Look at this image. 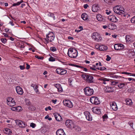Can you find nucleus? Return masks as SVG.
I'll return each mask as SVG.
<instances>
[{
  "label": "nucleus",
  "instance_id": "5fc2aeb1",
  "mask_svg": "<svg viewBox=\"0 0 135 135\" xmlns=\"http://www.w3.org/2000/svg\"><path fill=\"white\" fill-rule=\"evenodd\" d=\"M128 124L130 125L131 127H132L133 125V123L131 122H128Z\"/></svg>",
  "mask_w": 135,
  "mask_h": 135
},
{
  "label": "nucleus",
  "instance_id": "e2e57ef3",
  "mask_svg": "<svg viewBox=\"0 0 135 135\" xmlns=\"http://www.w3.org/2000/svg\"><path fill=\"white\" fill-rule=\"evenodd\" d=\"M30 68V66L28 64H27V66L26 67V68L27 69H29Z\"/></svg>",
  "mask_w": 135,
  "mask_h": 135
},
{
  "label": "nucleus",
  "instance_id": "72a5a7b5",
  "mask_svg": "<svg viewBox=\"0 0 135 135\" xmlns=\"http://www.w3.org/2000/svg\"><path fill=\"white\" fill-rule=\"evenodd\" d=\"M93 67H90V68L91 69H92L93 70H96L95 68L98 69H100V70H101V67H100V68H98L97 67V66H96L95 65H93Z\"/></svg>",
  "mask_w": 135,
  "mask_h": 135
},
{
  "label": "nucleus",
  "instance_id": "20e7f679",
  "mask_svg": "<svg viewBox=\"0 0 135 135\" xmlns=\"http://www.w3.org/2000/svg\"><path fill=\"white\" fill-rule=\"evenodd\" d=\"M85 94L87 96H90L92 95L94 93L93 89L89 87H87L84 89Z\"/></svg>",
  "mask_w": 135,
  "mask_h": 135
},
{
  "label": "nucleus",
  "instance_id": "f8f14e48",
  "mask_svg": "<svg viewBox=\"0 0 135 135\" xmlns=\"http://www.w3.org/2000/svg\"><path fill=\"white\" fill-rule=\"evenodd\" d=\"M56 72L58 74L63 75L67 73V71L65 70L60 68H57L56 70Z\"/></svg>",
  "mask_w": 135,
  "mask_h": 135
},
{
  "label": "nucleus",
  "instance_id": "b1692460",
  "mask_svg": "<svg viewBox=\"0 0 135 135\" xmlns=\"http://www.w3.org/2000/svg\"><path fill=\"white\" fill-rule=\"evenodd\" d=\"M130 83V82L120 83L118 85V86L120 89H122L123 88L124 86L127 85L128 83Z\"/></svg>",
  "mask_w": 135,
  "mask_h": 135
},
{
  "label": "nucleus",
  "instance_id": "c9c22d12",
  "mask_svg": "<svg viewBox=\"0 0 135 135\" xmlns=\"http://www.w3.org/2000/svg\"><path fill=\"white\" fill-rule=\"evenodd\" d=\"M5 131L6 132V133H7L8 134H10L12 133L11 130L8 129H5Z\"/></svg>",
  "mask_w": 135,
  "mask_h": 135
},
{
  "label": "nucleus",
  "instance_id": "a878e982",
  "mask_svg": "<svg viewBox=\"0 0 135 135\" xmlns=\"http://www.w3.org/2000/svg\"><path fill=\"white\" fill-rule=\"evenodd\" d=\"M129 54L130 57H134L135 55L134 50L132 49H129Z\"/></svg>",
  "mask_w": 135,
  "mask_h": 135
},
{
  "label": "nucleus",
  "instance_id": "a211bd4d",
  "mask_svg": "<svg viewBox=\"0 0 135 135\" xmlns=\"http://www.w3.org/2000/svg\"><path fill=\"white\" fill-rule=\"evenodd\" d=\"M16 91L17 93L19 95H22L23 94V92L22 89L20 86H17L16 88Z\"/></svg>",
  "mask_w": 135,
  "mask_h": 135
},
{
  "label": "nucleus",
  "instance_id": "864d4df0",
  "mask_svg": "<svg viewBox=\"0 0 135 135\" xmlns=\"http://www.w3.org/2000/svg\"><path fill=\"white\" fill-rule=\"evenodd\" d=\"M19 67L21 70H23L25 68V67L23 65H20Z\"/></svg>",
  "mask_w": 135,
  "mask_h": 135
},
{
  "label": "nucleus",
  "instance_id": "052dcab7",
  "mask_svg": "<svg viewBox=\"0 0 135 135\" xmlns=\"http://www.w3.org/2000/svg\"><path fill=\"white\" fill-rule=\"evenodd\" d=\"M9 23L12 26H14V24L13 23V22L12 21H10L9 22Z\"/></svg>",
  "mask_w": 135,
  "mask_h": 135
},
{
  "label": "nucleus",
  "instance_id": "412c9836",
  "mask_svg": "<svg viewBox=\"0 0 135 135\" xmlns=\"http://www.w3.org/2000/svg\"><path fill=\"white\" fill-rule=\"evenodd\" d=\"M56 134L57 135H66L63 130L62 129L58 130L56 132Z\"/></svg>",
  "mask_w": 135,
  "mask_h": 135
},
{
  "label": "nucleus",
  "instance_id": "58836bf2",
  "mask_svg": "<svg viewBox=\"0 0 135 135\" xmlns=\"http://www.w3.org/2000/svg\"><path fill=\"white\" fill-rule=\"evenodd\" d=\"M110 76L113 79H115L119 78V76L116 75H110Z\"/></svg>",
  "mask_w": 135,
  "mask_h": 135
},
{
  "label": "nucleus",
  "instance_id": "7c9ffc66",
  "mask_svg": "<svg viewBox=\"0 0 135 135\" xmlns=\"http://www.w3.org/2000/svg\"><path fill=\"white\" fill-rule=\"evenodd\" d=\"M110 79H109L102 77V81H103L102 83L104 84H106V83L105 82L106 81H108Z\"/></svg>",
  "mask_w": 135,
  "mask_h": 135
},
{
  "label": "nucleus",
  "instance_id": "bb28decb",
  "mask_svg": "<svg viewBox=\"0 0 135 135\" xmlns=\"http://www.w3.org/2000/svg\"><path fill=\"white\" fill-rule=\"evenodd\" d=\"M81 17L82 19L84 20H86L88 19V16L87 14L84 13L82 14Z\"/></svg>",
  "mask_w": 135,
  "mask_h": 135
},
{
  "label": "nucleus",
  "instance_id": "c756f323",
  "mask_svg": "<svg viewBox=\"0 0 135 135\" xmlns=\"http://www.w3.org/2000/svg\"><path fill=\"white\" fill-rule=\"evenodd\" d=\"M48 16L52 17L54 20L55 19V16L53 13L49 12L47 14Z\"/></svg>",
  "mask_w": 135,
  "mask_h": 135
},
{
  "label": "nucleus",
  "instance_id": "5701e85b",
  "mask_svg": "<svg viewBox=\"0 0 135 135\" xmlns=\"http://www.w3.org/2000/svg\"><path fill=\"white\" fill-rule=\"evenodd\" d=\"M108 28L110 30H114L116 28V26L114 23H111L108 25Z\"/></svg>",
  "mask_w": 135,
  "mask_h": 135
},
{
  "label": "nucleus",
  "instance_id": "aec40b11",
  "mask_svg": "<svg viewBox=\"0 0 135 135\" xmlns=\"http://www.w3.org/2000/svg\"><path fill=\"white\" fill-rule=\"evenodd\" d=\"M31 86L33 87L34 90L38 94L40 93V92L38 89V86L36 84H31Z\"/></svg>",
  "mask_w": 135,
  "mask_h": 135
},
{
  "label": "nucleus",
  "instance_id": "8fccbe9b",
  "mask_svg": "<svg viewBox=\"0 0 135 135\" xmlns=\"http://www.w3.org/2000/svg\"><path fill=\"white\" fill-rule=\"evenodd\" d=\"M129 35H127L125 37V39L126 40V41H129Z\"/></svg>",
  "mask_w": 135,
  "mask_h": 135
},
{
  "label": "nucleus",
  "instance_id": "c03bdc74",
  "mask_svg": "<svg viewBox=\"0 0 135 135\" xmlns=\"http://www.w3.org/2000/svg\"><path fill=\"white\" fill-rule=\"evenodd\" d=\"M118 82H117L114 81H112L111 82V85H115L118 84Z\"/></svg>",
  "mask_w": 135,
  "mask_h": 135
},
{
  "label": "nucleus",
  "instance_id": "4d7b16f0",
  "mask_svg": "<svg viewBox=\"0 0 135 135\" xmlns=\"http://www.w3.org/2000/svg\"><path fill=\"white\" fill-rule=\"evenodd\" d=\"M88 7V5L87 4H85L84 5V8L85 9H86Z\"/></svg>",
  "mask_w": 135,
  "mask_h": 135
},
{
  "label": "nucleus",
  "instance_id": "e433bc0d",
  "mask_svg": "<svg viewBox=\"0 0 135 135\" xmlns=\"http://www.w3.org/2000/svg\"><path fill=\"white\" fill-rule=\"evenodd\" d=\"M22 2V1L18 2L17 3H14L12 5V6H18Z\"/></svg>",
  "mask_w": 135,
  "mask_h": 135
},
{
  "label": "nucleus",
  "instance_id": "ddd939ff",
  "mask_svg": "<svg viewBox=\"0 0 135 135\" xmlns=\"http://www.w3.org/2000/svg\"><path fill=\"white\" fill-rule=\"evenodd\" d=\"M114 49L116 50H119L124 48V45L122 44H116L114 45Z\"/></svg>",
  "mask_w": 135,
  "mask_h": 135
},
{
  "label": "nucleus",
  "instance_id": "79ce46f5",
  "mask_svg": "<svg viewBox=\"0 0 135 135\" xmlns=\"http://www.w3.org/2000/svg\"><path fill=\"white\" fill-rule=\"evenodd\" d=\"M30 126L33 128H35L36 126V124L33 123H31L30 124Z\"/></svg>",
  "mask_w": 135,
  "mask_h": 135
},
{
  "label": "nucleus",
  "instance_id": "6e6552de",
  "mask_svg": "<svg viewBox=\"0 0 135 135\" xmlns=\"http://www.w3.org/2000/svg\"><path fill=\"white\" fill-rule=\"evenodd\" d=\"M92 38L97 41H99L101 40L100 35L98 33H93L91 35Z\"/></svg>",
  "mask_w": 135,
  "mask_h": 135
},
{
  "label": "nucleus",
  "instance_id": "3c124183",
  "mask_svg": "<svg viewBox=\"0 0 135 135\" xmlns=\"http://www.w3.org/2000/svg\"><path fill=\"white\" fill-rule=\"evenodd\" d=\"M105 11L106 14L108 15H109L111 12V11H108V9H106Z\"/></svg>",
  "mask_w": 135,
  "mask_h": 135
},
{
  "label": "nucleus",
  "instance_id": "0eeeda50",
  "mask_svg": "<svg viewBox=\"0 0 135 135\" xmlns=\"http://www.w3.org/2000/svg\"><path fill=\"white\" fill-rule=\"evenodd\" d=\"M82 78L86 80L87 82L90 83H92L93 82V77L91 76L88 75H83L82 76Z\"/></svg>",
  "mask_w": 135,
  "mask_h": 135
},
{
  "label": "nucleus",
  "instance_id": "7ed1b4c3",
  "mask_svg": "<svg viewBox=\"0 0 135 135\" xmlns=\"http://www.w3.org/2000/svg\"><path fill=\"white\" fill-rule=\"evenodd\" d=\"M46 38L45 40H46L47 43H49V41L52 42L54 39L55 35L54 33L52 32H49L48 35H46Z\"/></svg>",
  "mask_w": 135,
  "mask_h": 135
},
{
  "label": "nucleus",
  "instance_id": "423d86ee",
  "mask_svg": "<svg viewBox=\"0 0 135 135\" xmlns=\"http://www.w3.org/2000/svg\"><path fill=\"white\" fill-rule=\"evenodd\" d=\"M65 124L67 127L71 129H73L75 127V125L73 122L70 120H68L66 121Z\"/></svg>",
  "mask_w": 135,
  "mask_h": 135
},
{
  "label": "nucleus",
  "instance_id": "c85d7f7f",
  "mask_svg": "<svg viewBox=\"0 0 135 135\" xmlns=\"http://www.w3.org/2000/svg\"><path fill=\"white\" fill-rule=\"evenodd\" d=\"M55 118L56 120L58 121H60L62 120L61 116L59 114L56 115L55 116Z\"/></svg>",
  "mask_w": 135,
  "mask_h": 135
},
{
  "label": "nucleus",
  "instance_id": "2eb2a0df",
  "mask_svg": "<svg viewBox=\"0 0 135 135\" xmlns=\"http://www.w3.org/2000/svg\"><path fill=\"white\" fill-rule=\"evenodd\" d=\"M91 110L94 113L98 114H101V109L100 107H93L92 108Z\"/></svg>",
  "mask_w": 135,
  "mask_h": 135
},
{
  "label": "nucleus",
  "instance_id": "ea45409f",
  "mask_svg": "<svg viewBox=\"0 0 135 135\" xmlns=\"http://www.w3.org/2000/svg\"><path fill=\"white\" fill-rule=\"evenodd\" d=\"M16 111L20 112L22 109V107L20 106H18L16 107Z\"/></svg>",
  "mask_w": 135,
  "mask_h": 135
},
{
  "label": "nucleus",
  "instance_id": "dca6fc26",
  "mask_svg": "<svg viewBox=\"0 0 135 135\" xmlns=\"http://www.w3.org/2000/svg\"><path fill=\"white\" fill-rule=\"evenodd\" d=\"M111 108L114 110L116 111L118 109V107L116 103L114 102H111L110 103Z\"/></svg>",
  "mask_w": 135,
  "mask_h": 135
},
{
  "label": "nucleus",
  "instance_id": "4be33fe9",
  "mask_svg": "<svg viewBox=\"0 0 135 135\" xmlns=\"http://www.w3.org/2000/svg\"><path fill=\"white\" fill-rule=\"evenodd\" d=\"M109 19L111 21L113 22H116L117 21V17L114 15L110 16L109 17Z\"/></svg>",
  "mask_w": 135,
  "mask_h": 135
},
{
  "label": "nucleus",
  "instance_id": "6ab92c4d",
  "mask_svg": "<svg viewBox=\"0 0 135 135\" xmlns=\"http://www.w3.org/2000/svg\"><path fill=\"white\" fill-rule=\"evenodd\" d=\"M54 85L57 89L59 92L61 93L63 91L62 87L60 84H55Z\"/></svg>",
  "mask_w": 135,
  "mask_h": 135
},
{
  "label": "nucleus",
  "instance_id": "9d476101",
  "mask_svg": "<svg viewBox=\"0 0 135 135\" xmlns=\"http://www.w3.org/2000/svg\"><path fill=\"white\" fill-rule=\"evenodd\" d=\"M64 105L69 108H72L73 107V105L71 102L69 100H65L63 101Z\"/></svg>",
  "mask_w": 135,
  "mask_h": 135
},
{
  "label": "nucleus",
  "instance_id": "1a4fd4ad",
  "mask_svg": "<svg viewBox=\"0 0 135 135\" xmlns=\"http://www.w3.org/2000/svg\"><path fill=\"white\" fill-rule=\"evenodd\" d=\"M7 104L10 106L12 107L16 105L14 100L11 97H9L7 99Z\"/></svg>",
  "mask_w": 135,
  "mask_h": 135
},
{
  "label": "nucleus",
  "instance_id": "f3484780",
  "mask_svg": "<svg viewBox=\"0 0 135 135\" xmlns=\"http://www.w3.org/2000/svg\"><path fill=\"white\" fill-rule=\"evenodd\" d=\"M104 91L106 92H111L114 91V87H107L104 88Z\"/></svg>",
  "mask_w": 135,
  "mask_h": 135
},
{
  "label": "nucleus",
  "instance_id": "49530a36",
  "mask_svg": "<svg viewBox=\"0 0 135 135\" xmlns=\"http://www.w3.org/2000/svg\"><path fill=\"white\" fill-rule=\"evenodd\" d=\"M104 1L106 3H112V2L114 1L113 0H104Z\"/></svg>",
  "mask_w": 135,
  "mask_h": 135
},
{
  "label": "nucleus",
  "instance_id": "a19ab883",
  "mask_svg": "<svg viewBox=\"0 0 135 135\" xmlns=\"http://www.w3.org/2000/svg\"><path fill=\"white\" fill-rule=\"evenodd\" d=\"M131 21L132 23H135V16L132 17L131 20Z\"/></svg>",
  "mask_w": 135,
  "mask_h": 135
},
{
  "label": "nucleus",
  "instance_id": "0e129e2a",
  "mask_svg": "<svg viewBox=\"0 0 135 135\" xmlns=\"http://www.w3.org/2000/svg\"><path fill=\"white\" fill-rule=\"evenodd\" d=\"M68 38L69 39H70L71 40H73L74 39V38L73 37H71V36H69L68 37Z\"/></svg>",
  "mask_w": 135,
  "mask_h": 135
},
{
  "label": "nucleus",
  "instance_id": "37998d69",
  "mask_svg": "<svg viewBox=\"0 0 135 135\" xmlns=\"http://www.w3.org/2000/svg\"><path fill=\"white\" fill-rule=\"evenodd\" d=\"M35 57L39 59L42 60L44 58V57L42 56H39L37 55H36Z\"/></svg>",
  "mask_w": 135,
  "mask_h": 135
},
{
  "label": "nucleus",
  "instance_id": "f704fd0d",
  "mask_svg": "<svg viewBox=\"0 0 135 135\" xmlns=\"http://www.w3.org/2000/svg\"><path fill=\"white\" fill-rule=\"evenodd\" d=\"M108 49L107 47L105 45H102V51H105Z\"/></svg>",
  "mask_w": 135,
  "mask_h": 135
},
{
  "label": "nucleus",
  "instance_id": "09e8293b",
  "mask_svg": "<svg viewBox=\"0 0 135 135\" xmlns=\"http://www.w3.org/2000/svg\"><path fill=\"white\" fill-rule=\"evenodd\" d=\"M107 58L106 59L107 61H109L111 59V58L109 55H107Z\"/></svg>",
  "mask_w": 135,
  "mask_h": 135
},
{
  "label": "nucleus",
  "instance_id": "338daca9",
  "mask_svg": "<svg viewBox=\"0 0 135 135\" xmlns=\"http://www.w3.org/2000/svg\"><path fill=\"white\" fill-rule=\"evenodd\" d=\"M112 36L113 38H116L117 37V35H112Z\"/></svg>",
  "mask_w": 135,
  "mask_h": 135
},
{
  "label": "nucleus",
  "instance_id": "680f3d73",
  "mask_svg": "<svg viewBox=\"0 0 135 135\" xmlns=\"http://www.w3.org/2000/svg\"><path fill=\"white\" fill-rule=\"evenodd\" d=\"M3 35H4V36L5 37H9L8 35H7L6 33H3Z\"/></svg>",
  "mask_w": 135,
  "mask_h": 135
},
{
  "label": "nucleus",
  "instance_id": "2f4dec72",
  "mask_svg": "<svg viewBox=\"0 0 135 135\" xmlns=\"http://www.w3.org/2000/svg\"><path fill=\"white\" fill-rule=\"evenodd\" d=\"M103 121H106L107 119L108 118V116L107 114H105L103 116Z\"/></svg>",
  "mask_w": 135,
  "mask_h": 135
},
{
  "label": "nucleus",
  "instance_id": "473e14b6",
  "mask_svg": "<svg viewBox=\"0 0 135 135\" xmlns=\"http://www.w3.org/2000/svg\"><path fill=\"white\" fill-rule=\"evenodd\" d=\"M97 18L98 21H101V15L100 14H98L97 15Z\"/></svg>",
  "mask_w": 135,
  "mask_h": 135
},
{
  "label": "nucleus",
  "instance_id": "4c0bfd02",
  "mask_svg": "<svg viewBox=\"0 0 135 135\" xmlns=\"http://www.w3.org/2000/svg\"><path fill=\"white\" fill-rule=\"evenodd\" d=\"M1 40L2 42L4 44H5L7 42V40L5 38H2L1 39Z\"/></svg>",
  "mask_w": 135,
  "mask_h": 135
},
{
  "label": "nucleus",
  "instance_id": "f03ea898",
  "mask_svg": "<svg viewBox=\"0 0 135 135\" xmlns=\"http://www.w3.org/2000/svg\"><path fill=\"white\" fill-rule=\"evenodd\" d=\"M67 54L70 57L75 58L78 56V52L76 49L70 48L68 49Z\"/></svg>",
  "mask_w": 135,
  "mask_h": 135
},
{
  "label": "nucleus",
  "instance_id": "39448f33",
  "mask_svg": "<svg viewBox=\"0 0 135 135\" xmlns=\"http://www.w3.org/2000/svg\"><path fill=\"white\" fill-rule=\"evenodd\" d=\"M90 101L92 104L95 105H98L100 103L98 98L96 97H92L90 99Z\"/></svg>",
  "mask_w": 135,
  "mask_h": 135
},
{
  "label": "nucleus",
  "instance_id": "bf43d9fd",
  "mask_svg": "<svg viewBox=\"0 0 135 135\" xmlns=\"http://www.w3.org/2000/svg\"><path fill=\"white\" fill-rule=\"evenodd\" d=\"M49 61H55V60L52 58H50L49 59Z\"/></svg>",
  "mask_w": 135,
  "mask_h": 135
},
{
  "label": "nucleus",
  "instance_id": "de8ad7c7",
  "mask_svg": "<svg viewBox=\"0 0 135 135\" xmlns=\"http://www.w3.org/2000/svg\"><path fill=\"white\" fill-rule=\"evenodd\" d=\"M122 74L127 75H129L130 76H131V73H127V72H122Z\"/></svg>",
  "mask_w": 135,
  "mask_h": 135
},
{
  "label": "nucleus",
  "instance_id": "603ef678",
  "mask_svg": "<svg viewBox=\"0 0 135 135\" xmlns=\"http://www.w3.org/2000/svg\"><path fill=\"white\" fill-rule=\"evenodd\" d=\"M100 45H96L95 47L97 49H99L100 50H101L100 48Z\"/></svg>",
  "mask_w": 135,
  "mask_h": 135
},
{
  "label": "nucleus",
  "instance_id": "cd10ccee",
  "mask_svg": "<svg viewBox=\"0 0 135 135\" xmlns=\"http://www.w3.org/2000/svg\"><path fill=\"white\" fill-rule=\"evenodd\" d=\"M126 104L127 105H131L132 104L131 99H127L126 100Z\"/></svg>",
  "mask_w": 135,
  "mask_h": 135
},
{
  "label": "nucleus",
  "instance_id": "393cba45",
  "mask_svg": "<svg viewBox=\"0 0 135 135\" xmlns=\"http://www.w3.org/2000/svg\"><path fill=\"white\" fill-rule=\"evenodd\" d=\"M99 7L98 5L97 4L93 5L92 8V11L93 12H97L98 10Z\"/></svg>",
  "mask_w": 135,
  "mask_h": 135
},
{
  "label": "nucleus",
  "instance_id": "6e6d98bb",
  "mask_svg": "<svg viewBox=\"0 0 135 135\" xmlns=\"http://www.w3.org/2000/svg\"><path fill=\"white\" fill-rule=\"evenodd\" d=\"M11 109L12 110L16 111V107L11 108Z\"/></svg>",
  "mask_w": 135,
  "mask_h": 135
},
{
  "label": "nucleus",
  "instance_id": "13d9d810",
  "mask_svg": "<svg viewBox=\"0 0 135 135\" xmlns=\"http://www.w3.org/2000/svg\"><path fill=\"white\" fill-rule=\"evenodd\" d=\"M52 102L54 103V104H56V102L57 101V99H55V100H52Z\"/></svg>",
  "mask_w": 135,
  "mask_h": 135
},
{
  "label": "nucleus",
  "instance_id": "69168bd1",
  "mask_svg": "<svg viewBox=\"0 0 135 135\" xmlns=\"http://www.w3.org/2000/svg\"><path fill=\"white\" fill-rule=\"evenodd\" d=\"M79 28L80 29V30L81 31L83 30V27L82 26H79Z\"/></svg>",
  "mask_w": 135,
  "mask_h": 135
},
{
  "label": "nucleus",
  "instance_id": "f257e3e1",
  "mask_svg": "<svg viewBox=\"0 0 135 135\" xmlns=\"http://www.w3.org/2000/svg\"><path fill=\"white\" fill-rule=\"evenodd\" d=\"M113 9L114 12L118 15H122L124 13V9L120 5H117L114 7Z\"/></svg>",
  "mask_w": 135,
  "mask_h": 135
},
{
  "label": "nucleus",
  "instance_id": "774afa93",
  "mask_svg": "<svg viewBox=\"0 0 135 135\" xmlns=\"http://www.w3.org/2000/svg\"><path fill=\"white\" fill-rule=\"evenodd\" d=\"M107 27V26L106 25H104V26H103V27L104 29H105Z\"/></svg>",
  "mask_w": 135,
  "mask_h": 135
},
{
  "label": "nucleus",
  "instance_id": "4468645a",
  "mask_svg": "<svg viewBox=\"0 0 135 135\" xmlns=\"http://www.w3.org/2000/svg\"><path fill=\"white\" fill-rule=\"evenodd\" d=\"M16 122L17 123V124L21 128H24L26 126V124L25 123L22 121L17 120L16 121Z\"/></svg>",
  "mask_w": 135,
  "mask_h": 135
},
{
  "label": "nucleus",
  "instance_id": "a18cd8bd",
  "mask_svg": "<svg viewBox=\"0 0 135 135\" xmlns=\"http://www.w3.org/2000/svg\"><path fill=\"white\" fill-rule=\"evenodd\" d=\"M50 50L53 52L55 51L56 50V48L54 47H51L50 48Z\"/></svg>",
  "mask_w": 135,
  "mask_h": 135
},
{
  "label": "nucleus",
  "instance_id": "9b49d317",
  "mask_svg": "<svg viewBox=\"0 0 135 135\" xmlns=\"http://www.w3.org/2000/svg\"><path fill=\"white\" fill-rule=\"evenodd\" d=\"M84 114L86 117V119L88 120L91 121L92 120V117L89 112L86 111L84 112Z\"/></svg>",
  "mask_w": 135,
  "mask_h": 135
}]
</instances>
